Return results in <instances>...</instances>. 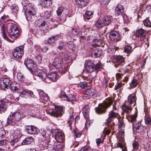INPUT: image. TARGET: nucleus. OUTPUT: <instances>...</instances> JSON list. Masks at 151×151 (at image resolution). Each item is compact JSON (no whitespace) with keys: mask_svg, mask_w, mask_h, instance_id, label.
Returning <instances> with one entry per match:
<instances>
[{"mask_svg":"<svg viewBox=\"0 0 151 151\" xmlns=\"http://www.w3.org/2000/svg\"><path fill=\"white\" fill-rule=\"evenodd\" d=\"M58 48L60 50H63L64 48L63 44L62 42H60L59 45L58 47Z\"/></svg>","mask_w":151,"mask_h":151,"instance_id":"338daca9","label":"nucleus"},{"mask_svg":"<svg viewBox=\"0 0 151 151\" xmlns=\"http://www.w3.org/2000/svg\"><path fill=\"white\" fill-rule=\"evenodd\" d=\"M76 4L79 7H83L87 5L88 0H75Z\"/></svg>","mask_w":151,"mask_h":151,"instance_id":"6ab92c4d","label":"nucleus"},{"mask_svg":"<svg viewBox=\"0 0 151 151\" xmlns=\"http://www.w3.org/2000/svg\"><path fill=\"white\" fill-rule=\"evenodd\" d=\"M137 98L134 94L129 95L128 97L127 100H126L123 105L122 109L123 112L128 114L131 112L133 107L136 104Z\"/></svg>","mask_w":151,"mask_h":151,"instance_id":"f03ea898","label":"nucleus"},{"mask_svg":"<svg viewBox=\"0 0 151 151\" xmlns=\"http://www.w3.org/2000/svg\"><path fill=\"white\" fill-rule=\"evenodd\" d=\"M54 144L55 145H52L50 148H48V150L49 151H55V150H56L57 149V147L56 146V145L55 143H54Z\"/></svg>","mask_w":151,"mask_h":151,"instance_id":"13d9d810","label":"nucleus"},{"mask_svg":"<svg viewBox=\"0 0 151 151\" xmlns=\"http://www.w3.org/2000/svg\"><path fill=\"white\" fill-rule=\"evenodd\" d=\"M93 13L89 11H86L85 14L83 15L84 19L85 21H87L91 18L93 16Z\"/></svg>","mask_w":151,"mask_h":151,"instance_id":"412c9836","label":"nucleus"},{"mask_svg":"<svg viewBox=\"0 0 151 151\" xmlns=\"http://www.w3.org/2000/svg\"><path fill=\"white\" fill-rule=\"evenodd\" d=\"M21 145V144L20 145H17L16 146H14V147H11L9 146L8 147L9 150L8 151H12L15 148H17L18 147L20 146Z\"/></svg>","mask_w":151,"mask_h":151,"instance_id":"e2e57ef3","label":"nucleus"},{"mask_svg":"<svg viewBox=\"0 0 151 151\" xmlns=\"http://www.w3.org/2000/svg\"><path fill=\"white\" fill-rule=\"evenodd\" d=\"M113 100L111 98H108L104 101L102 103L99 104L98 107L95 109L96 112L99 114L105 113L106 110L112 104Z\"/></svg>","mask_w":151,"mask_h":151,"instance_id":"20e7f679","label":"nucleus"},{"mask_svg":"<svg viewBox=\"0 0 151 151\" xmlns=\"http://www.w3.org/2000/svg\"><path fill=\"white\" fill-rule=\"evenodd\" d=\"M94 66V70H95L96 71H98L101 69V65L100 64L97 63Z\"/></svg>","mask_w":151,"mask_h":151,"instance_id":"603ef678","label":"nucleus"},{"mask_svg":"<svg viewBox=\"0 0 151 151\" xmlns=\"http://www.w3.org/2000/svg\"><path fill=\"white\" fill-rule=\"evenodd\" d=\"M52 3L51 0H44L40 4L45 9V7H48L50 6L52 4Z\"/></svg>","mask_w":151,"mask_h":151,"instance_id":"c85d7f7f","label":"nucleus"},{"mask_svg":"<svg viewBox=\"0 0 151 151\" xmlns=\"http://www.w3.org/2000/svg\"><path fill=\"white\" fill-rule=\"evenodd\" d=\"M10 27L9 30V36L12 38L15 39L19 35V30L16 25L9 24Z\"/></svg>","mask_w":151,"mask_h":151,"instance_id":"6e6552de","label":"nucleus"},{"mask_svg":"<svg viewBox=\"0 0 151 151\" xmlns=\"http://www.w3.org/2000/svg\"><path fill=\"white\" fill-rule=\"evenodd\" d=\"M111 18L112 16H105L103 18V22L104 24L106 25L109 24L111 22Z\"/></svg>","mask_w":151,"mask_h":151,"instance_id":"393cba45","label":"nucleus"},{"mask_svg":"<svg viewBox=\"0 0 151 151\" xmlns=\"http://www.w3.org/2000/svg\"><path fill=\"white\" fill-rule=\"evenodd\" d=\"M70 62V60L67 58V57H65L64 58H56L55 59L52 65L57 69H58L60 67L61 65H63V62L65 63H67Z\"/></svg>","mask_w":151,"mask_h":151,"instance_id":"1a4fd4ad","label":"nucleus"},{"mask_svg":"<svg viewBox=\"0 0 151 151\" xmlns=\"http://www.w3.org/2000/svg\"><path fill=\"white\" fill-rule=\"evenodd\" d=\"M6 144V140L2 139L0 140V146H4Z\"/></svg>","mask_w":151,"mask_h":151,"instance_id":"bf43d9fd","label":"nucleus"},{"mask_svg":"<svg viewBox=\"0 0 151 151\" xmlns=\"http://www.w3.org/2000/svg\"><path fill=\"white\" fill-rule=\"evenodd\" d=\"M58 96L62 100H65L66 98L67 95L65 93L64 91H60L59 93V94Z\"/></svg>","mask_w":151,"mask_h":151,"instance_id":"58836bf2","label":"nucleus"},{"mask_svg":"<svg viewBox=\"0 0 151 151\" xmlns=\"http://www.w3.org/2000/svg\"><path fill=\"white\" fill-rule=\"evenodd\" d=\"M102 53V50L99 48L96 49L93 52V54L96 57H99L101 56Z\"/></svg>","mask_w":151,"mask_h":151,"instance_id":"c9c22d12","label":"nucleus"},{"mask_svg":"<svg viewBox=\"0 0 151 151\" xmlns=\"http://www.w3.org/2000/svg\"><path fill=\"white\" fill-rule=\"evenodd\" d=\"M88 85H90V84H88V82L86 81H84L80 83L81 87L82 88H84L86 89L88 87Z\"/></svg>","mask_w":151,"mask_h":151,"instance_id":"de8ad7c7","label":"nucleus"},{"mask_svg":"<svg viewBox=\"0 0 151 151\" xmlns=\"http://www.w3.org/2000/svg\"><path fill=\"white\" fill-rule=\"evenodd\" d=\"M101 40L96 39L94 40L93 44H92V45L93 46L95 47H99L101 46Z\"/></svg>","mask_w":151,"mask_h":151,"instance_id":"ea45409f","label":"nucleus"},{"mask_svg":"<svg viewBox=\"0 0 151 151\" xmlns=\"http://www.w3.org/2000/svg\"><path fill=\"white\" fill-rule=\"evenodd\" d=\"M68 47L70 49H71L74 47V45L73 42H69L67 43Z\"/></svg>","mask_w":151,"mask_h":151,"instance_id":"4d7b16f0","label":"nucleus"},{"mask_svg":"<svg viewBox=\"0 0 151 151\" xmlns=\"http://www.w3.org/2000/svg\"><path fill=\"white\" fill-rule=\"evenodd\" d=\"M13 135L14 138H17L19 139L22 136L21 130L19 129H17L14 131Z\"/></svg>","mask_w":151,"mask_h":151,"instance_id":"7c9ffc66","label":"nucleus"},{"mask_svg":"<svg viewBox=\"0 0 151 151\" xmlns=\"http://www.w3.org/2000/svg\"><path fill=\"white\" fill-rule=\"evenodd\" d=\"M3 83V85L4 86L5 88H7L9 87L12 84L10 80L8 78L4 77L2 78Z\"/></svg>","mask_w":151,"mask_h":151,"instance_id":"b1692460","label":"nucleus"},{"mask_svg":"<svg viewBox=\"0 0 151 151\" xmlns=\"http://www.w3.org/2000/svg\"><path fill=\"white\" fill-rule=\"evenodd\" d=\"M24 64L27 69L33 74H34V71L35 73H38V69L36 64L31 59L28 58H26L24 60Z\"/></svg>","mask_w":151,"mask_h":151,"instance_id":"39448f33","label":"nucleus"},{"mask_svg":"<svg viewBox=\"0 0 151 151\" xmlns=\"http://www.w3.org/2000/svg\"><path fill=\"white\" fill-rule=\"evenodd\" d=\"M115 13L118 15H123L124 14V9L123 6L118 4L115 8Z\"/></svg>","mask_w":151,"mask_h":151,"instance_id":"f3484780","label":"nucleus"},{"mask_svg":"<svg viewBox=\"0 0 151 151\" xmlns=\"http://www.w3.org/2000/svg\"><path fill=\"white\" fill-rule=\"evenodd\" d=\"M56 12L58 16H60L62 14V16H60L59 18L60 21L62 22H65L67 17H70L72 15V13L68 9L63 6L59 7L56 11Z\"/></svg>","mask_w":151,"mask_h":151,"instance_id":"7ed1b4c3","label":"nucleus"},{"mask_svg":"<svg viewBox=\"0 0 151 151\" xmlns=\"http://www.w3.org/2000/svg\"><path fill=\"white\" fill-rule=\"evenodd\" d=\"M21 145V144L20 145H17L16 146H14V147H11L9 146L8 147L9 150L8 151H12L15 148H17L18 147L20 146Z\"/></svg>","mask_w":151,"mask_h":151,"instance_id":"680f3d73","label":"nucleus"},{"mask_svg":"<svg viewBox=\"0 0 151 151\" xmlns=\"http://www.w3.org/2000/svg\"><path fill=\"white\" fill-rule=\"evenodd\" d=\"M1 103L0 104V112H4L6 110L7 108V106L6 104L4 103H6L8 102V100L5 99H2L1 101Z\"/></svg>","mask_w":151,"mask_h":151,"instance_id":"a211bd4d","label":"nucleus"},{"mask_svg":"<svg viewBox=\"0 0 151 151\" xmlns=\"http://www.w3.org/2000/svg\"><path fill=\"white\" fill-rule=\"evenodd\" d=\"M41 65L39 66L41 68H38V77L43 81L50 83L51 81H55L58 79L57 74L56 72H51L49 73L47 76V74L43 70V66L44 65L43 63H41Z\"/></svg>","mask_w":151,"mask_h":151,"instance_id":"f257e3e1","label":"nucleus"},{"mask_svg":"<svg viewBox=\"0 0 151 151\" xmlns=\"http://www.w3.org/2000/svg\"><path fill=\"white\" fill-rule=\"evenodd\" d=\"M76 100V97L73 94H69L68 96L67 95L65 101H74Z\"/></svg>","mask_w":151,"mask_h":151,"instance_id":"4c0bfd02","label":"nucleus"},{"mask_svg":"<svg viewBox=\"0 0 151 151\" xmlns=\"http://www.w3.org/2000/svg\"><path fill=\"white\" fill-rule=\"evenodd\" d=\"M58 36L55 35L49 37L47 40V42L49 44H52L54 42L58 39Z\"/></svg>","mask_w":151,"mask_h":151,"instance_id":"f704fd0d","label":"nucleus"},{"mask_svg":"<svg viewBox=\"0 0 151 151\" xmlns=\"http://www.w3.org/2000/svg\"><path fill=\"white\" fill-rule=\"evenodd\" d=\"M29 95L31 96H33V93L31 91L28 90H23L21 92L20 96L22 97L26 98L27 97L28 95Z\"/></svg>","mask_w":151,"mask_h":151,"instance_id":"5701e85b","label":"nucleus"},{"mask_svg":"<svg viewBox=\"0 0 151 151\" xmlns=\"http://www.w3.org/2000/svg\"><path fill=\"white\" fill-rule=\"evenodd\" d=\"M143 22L144 25L146 27H150L151 26V23L149 19H145L144 20Z\"/></svg>","mask_w":151,"mask_h":151,"instance_id":"c03bdc74","label":"nucleus"},{"mask_svg":"<svg viewBox=\"0 0 151 151\" xmlns=\"http://www.w3.org/2000/svg\"><path fill=\"white\" fill-rule=\"evenodd\" d=\"M110 40L112 41H119L120 40V37L119 33L116 31H113L111 32L109 35Z\"/></svg>","mask_w":151,"mask_h":151,"instance_id":"2eb2a0df","label":"nucleus"},{"mask_svg":"<svg viewBox=\"0 0 151 151\" xmlns=\"http://www.w3.org/2000/svg\"><path fill=\"white\" fill-rule=\"evenodd\" d=\"M132 145L134 149L138 150V149L139 144L138 141H134L133 142Z\"/></svg>","mask_w":151,"mask_h":151,"instance_id":"8fccbe9b","label":"nucleus"},{"mask_svg":"<svg viewBox=\"0 0 151 151\" xmlns=\"http://www.w3.org/2000/svg\"><path fill=\"white\" fill-rule=\"evenodd\" d=\"M73 114L70 115L69 118V120L68 121V125L70 127L73 122Z\"/></svg>","mask_w":151,"mask_h":151,"instance_id":"09e8293b","label":"nucleus"},{"mask_svg":"<svg viewBox=\"0 0 151 151\" xmlns=\"http://www.w3.org/2000/svg\"><path fill=\"white\" fill-rule=\"evenodd\" d=\"M40 101L41 103L44 104L49 99V97L43 90L38 89Z\"/></svg>","mask_w":151,"mask_h":151,"instance_id":"f8f14e48","label":"nucleus"},{"mask_svg":"<svg viewBox=\"0 0 151 151\" xmlns=\"http://www.w3.org/2000/svg\"><path fill=\"white\" fill-rule=\"evenodd\" d=\"M109 117L106 120L105 123L106 125L110 124L113 119L115 118H117L119 116L118 113L114 112L113 110L109 112Z\"/></svg>","mask_w":151,"mask_h":151,"instance_id":"9b49d317","label":"nucleus"},{"mask_svg":"<svg viewBox=\"0 0 151 151\" xmlns=\"http://www.w3.org/2000/svg\"><path fill=\"white\" fill-rule=\"evenodd\" d=\"M140 124L138 123L136 125L135 127L137 130L140 129V131L142 130V127L140 126Z\"/></svg>","mask_w":151,"mask_h":151,"instance_id":"774afa93","label":"nucleus"},{"mask_svg":"<svg viewBox=\"0 0 151 151\" xmlns=\"http://www.w3.org/2000/svg\"><path fill=\"white\" fill-rule=\"evenodd\" d=\"M136 112L134 114L129 115L127 117V119L129 122L133 123L136 120L137 116V108L135 107Z\"/></svg>","mask_w":151,"mask_h":151,"instance_id":"cd10ccee","label":"nucleus"},{"mask_svg":"<svg viewBox=\"0 0 151 151\" xmlns=\"http://www.w3.org/2000/svg\"><path fill=\"white\" fill-rule=\"evenodd\" d=\"M93 77V76H85L83 78L84 80L86 81H87L86 82H88V84H90V83H91Z\"/></svg>","mask_w":151,"mask_h":151,"instance_id":"a18cd8bd","label":"nucleus"},{"mask_svg":"<svg viewBox=\"0 0 151 151\" xmlns=\"http://www.w3.org/2000/svg\"><path fill=\"white\" fill-rule=\"evenodd\" d=\"M101 4L105 5L107 4L110 0H99Z\"/></svg>","mask_w":151,"mask_h":151,"instance_id":"6e6d98bb","label":"nucleus"},{"mask_svg":"<svg viewBox=\"0 0 151 151\" xmlns=\"http://www.w3.org/2000/svg\"><path fill=\"white\" fill-rule=\"evenodd\" d=\"M34 140L33 138L32 137H28L26 138L21 143L22 145L30 144Z\"/></svg>","mask_w":151,"mask_h":151,"instance_id":"bb28decb","label":"nucleus"},{"mask_svg":"<svg viewBox=\"0 0 151 151\" xmlns=\"http://www.w3.org/2000/svg\"><path fill=\"white\" fill-rule=\"evenodd\" d=\"M23 49L24 47L22 46L17 47L13 52V56L18 59L21 58L24 54Z\"/></svg>","mask_w":151,"mask_h":151,"instance_id":"9d476101","label":"nucleus"},{"mask_svg":"<svg viewBox=\"0 0 151 151\" xmlns=\"http://www.w3.org/2000/svg\"><path fill=\"white\" fill-rule=\"evenodd\" d=\"M103 25V23L100 20H98L95 24V27L97 28L102 27Z\"/></svg>","mask_w":151,"mask_h":151,"instance_id":"49530a36","label":"nucleus"},{"mask_svg":"<svg viewBox=\"0 0 151 151\" xmlns=\"http://www.w3.org/2000/svg\"><path fill=\"white\" fill-rule=\"evenodd\" d=\"M131 83L132 86L134 87H135L138 83L136 79H133Z\"/></svg>","mask_w":151,"mask_h":151,"instance_id":"052dcab7","label":"nucleus"},{"mask_svg":"<svg viewBox=\"0 0 151 151\" xmlns=\"http://www.w3.org/2000/svg\"><path fill=\"white\" fill-rule=\"evenodd\" d=\"M22 117V112H15L11 113L7 119V124H9L12 122H17L20 120Z\"/></svg>","mask_w":151,"mask_h":151,"instance_id":"423d86ee","label":"nucleus"},{"mask_svg":"<svg viewBox=\"0 0 151 151\" xmlns=\"http://www.w3.org/2000/svg\"><path fill=\"white\" fill-rule=\"evenodd\" d=\"M17 77L20 81H22L24 78V76L22 73H17Z\"/></svg>","mask_w":151,"mask_h":151,"instance_id":"3c124183","label":"nucleus"},{"mask_svg":"<svg viewBox=\"0 0 151 151\" xmlns=\"http://www.w3.org/2000/svg\"><path fill=\"white\" fill-rule=\"evenodd\" d=\"M136 33L138 36L143 37V39L144 37L145 36V31L142 29H139L137 31Z\"/></svg>","mask_w":151,"mask_h":151,"instance_id":"72a5a7b5","label":"nucleus"},{"mask_svg":"<svg viewBox=\"0 0 151 151\" xmlns=\"http://www.w3.org/2000/svg\"><path fill=\"white\" fill-rule=\"evenodd\" d=\"M132 48L131 46L127 45L124 47V51L127 53H130L132 51Z\"/></svg>","mask_w":151,"mask_h":151,"instance_id":"e433bc0d","label":"nucleus"},{"mask_svg":"<svg viewBox=\"0 0 151 151\" xmlns=\"http://www.w3.org/2000/svg\"><path fill=\"white\" fill-rule=\"evenodd\" d=\"M27 132L29 134H35L37 132V129L36 127L32 125L29 126L26 129Z\"/></svg>","mask_w":151,"mask_h":151,"instance_id":"aec40b11","label":"nucleus"},{"mask_svg":"<svg viewBox=\"0 0 151 151\" xmlns=\"http://www.w3.org/2000/svg\"><path fill=\"white\" fill-rule=\"evenodd\" d=\"M59 69V72L62 74H63L65 73L67 70V68L65 67L64 65H61L60 68H58Z\"/></svg>","mask_w":151,"mask_h":151,"instance_id":"79ce46f5","label":"nucleus"},{"mask_svg":"<svg viewBox=\"0 0 151 151\" xmlns=\"http://www.w3.org/2000/svg\"><path fill=\"white\" fill-rule=\"evenodd\" d=\"M37 29L36 27V28H33L32 29V32L33 34H34L35 36L37 37Z\"/></svg>","mask_w":151,"mask_h":151,"instance_id":"69168bd1","label":"nucleus"},{"mask_svg":"<svg viewBox=\"0 0 151 151\" xmlns=\"http://www.w3.org/2000/svg\"><path fill=\"white\" fill-rule=\"evenodd\" d=\"M122 86V85L121 83H117L115 86L114 90L116 91L117 89L121 88Z\"/></svg>","mask_w":151,"mask_h":151,"instance_id":"5fc2aeb1","label":"nucleus"},{"mask_svg":"<svg viewBox=\"0 0 151 151\" xmlns=\"http://www.w3.org/2000/svg\"><path fill=\"white\" fill-rule=\"evenodd\" d=\"M19 141V139L17 138H14V139L11 141L10 144L12 146H13L15 143H17Z\"/></svg>","mask_w":151,"mask_h":151,"instance_id":"864d4df0","label":"nucleus"},{"mask_svg":"<svg viewBox=\"0 0 151 151\" xmlns=\"http://www.w3.org/2000/svg\"><path fill=\"white\" fill-rule=\"evenodd\" d=\"M10 89L13 92H15L17 91L19 89L18 84L16 82H13L9 87Z\"/></svg>","mask_w":151,"mask_h":151,"instance_id":"a878e982","label":"nucleus"},{"mask_svg":"<svg viewBox=\"0 0 151 151\" xmlns=\"http://www.w3.org/2000/svg\"><path fill=\"white\" fill-rule=\"evenodd\" d=\"M2 33V36L3 38L8 42H10V40L6 36V35L5 32L6 31V29L5 28V26L4 24H3L1 28Z\"/></svg>","mask_w":151,"mask_h":151,"instance_id":"c756f323","label":"nucleus"},{"mask_svg":"<svg viewBox=\"0 0 151 151\" xmlns=\"http://www.w3.org/2000/svg\"><path fill=\"white\" fill-rule=\"evenodd\" d=\"M89 106L87 105L84 107L82 109V113L86 119H88L89 117Z\"/></svg>","mask_w":151,"mask_h":151,"instance_id":"4be33fe9","label":"nucleus"},{"mask_svg":"<svg viewBox=\"0 0 151 151\" xmlns=\"http://www.w3.org/2000/svg\"><path fill=\"white\" fill-rule=\"evenodd\" d=\"M47 112L48 114L51 116H53L56 117H61L64 113L63 107L59 106H55L54 110L49 109Z\"/></svg>","mask_w":151,"mask_h":151,"instance_id":"0eeeda50","label":"nucleus"},{"mask_svg":"<svg viewBox=\"0 0 151 151\" xmlns=\"http://www.w3.org/2000/svg\"><path fill=\"white\" fill-rule=\"evenodd\" d=\"M91 86L88 85L86 89L87 90L86 92V94L88 96H91L94 95V92L93 91L94 90L93 89H90Z\"/></svg>","mask_w":151,"mask_h":151,"instance_id":"473e14b6","label":"nucleus"},{"mask_svg":"<svg viewBox=\"0 0 151 151\" xmlns=\"http://www.w3.org/2000/svg\"><path fill=\"white\" fill-rule=\"evenodd\" d=\"M145 122L147 125H151V119L149 115H146L145 117Z\"/></svg>","mask_w":151,"mask_h":151,"instance_id":"a19ab883","label":"nucleus"},{"mask_svg":"<svg viewBox=\"0 0 151 151\" xmlns=\"http://www.w3.org/2000/svg\"><path fill=\"white\" fill-rule=\"evenodd\" d=\"M5 134L4 130L3 128L0 129V137L4 136Z\"/></svg>","mask_w":151,"mask_h":151,"instance_id":"0e129e2a","label":"nucleus"},{"mask_svg":"<svg viewBox=\"0 0 151 151\" xmlns=\"http://www.w3.org/2000/svg\"><path fill=\"white\" fill-rule=\"evenodd\" d=\"M55 138L56 141L60 143L63 142L65 140V137L63 133L57 130H55Z\"/></svg>","mask_w":151,"mask_h":151,"instance_id":"ddd939ff","label":"nucleus"},{"mask_svg":"<svg viewBox=\"0 0 151 151\" xmlns=\"http://www.w3.org/2000/svg\"><path fill=\"white\" fill-rule=\"evenodd\" d=\"M115 60L114 65L116 68H117L119 65H122L125 63L124 59L121 56H116L114 58Z\"/></svg>","mask_w":151,"mask_h":151,"instance_id":"4468645a","label":"nucleus"},{"mask_svg":"<svg viewBox=\"0 0 151 151\" xmlns=\"http://www.w3.org/2000/svg\"><path fill=\"white\" fill-rule=\"evenodd\" d=\"M85 68L89 72H91L94 70V64L91 61H86V62Z\"/></svg>","mask_w":151,"mask_h":151,"instance_id":"dca6fc26","label":"nucleus"},{"mask_svg":"<svg viewBox=\"0 0 151 151\" xmlns=\"http://www.w3.org/2000/svg\"><path fill=\"white\" fill-rule=\"evenodd\" d=\"M40 16H43L46 17L47 18H48L50 17L51 16V13L50 11H45L44 12V14L43 13L40 14Z\"/></svg>","mask_w":151,"mask_h":151,"instance_id":"37998d69","label":"nucleus"},{"mask_svg":"<svg viewBox=\"0 0 151 151\" xmlns=\"http://www.w3.org/2000/svg\"><path fill=\"white\" fill-rule=\"evenodd\" d=\"M35 14H36L35 13H33L32 11H29L25 13V17L27 20V21L30 20L32 19V16H34Z\"/></svg>","mask_w":151,"mask_h":151,"instance_id":"2f4dec72","label":"nucleus"}]
</instances>
